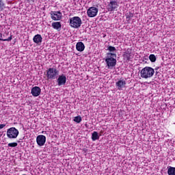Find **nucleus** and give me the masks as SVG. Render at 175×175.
<instances>
[{
    "mask_svg": "<svg viewBox=\"0 0 175 175\" xmlns=\"http://www.w3.org/2000/svg\"><path fill=\"white\" fill-rule=\"evenodd\" d=\"M158 69H159V67H157V68H156V70H158Z\"/></svg>",
    "mask_w": 175,
    "mask_h": 175,
    "instance_id": "c85d7f7f",
    "label": "nucleus"
},
{
    "mask_svg": "<svg viewBox=\"0 0 175 175\" xmlns=\"http://www.w3.org/2000/svg\"><path fill=\"white\" fill-rule=\"evenodd\" d=\"M18 144L16 142L8 144V147H17Z\"/></svg>",
    "mask_w": 175,
    "mask_h": 175,
    "instance_id": "b1692460",
    "label": "nucleus"
},
{
    "mask_svg": "<svg viewBox=\"0 0 175 175\" xmlns=\"http://www.w3.org/2000/svg\"><path fill=\"white\" fill-rule=\"evenodd\" d=\"M0 38H3V35H2L1 33H0Z\"/></svg>",
    "mask_w": 175,
    "mask_h": 175,
    "instance_id": "bb28decb",
    "label": "nucleus"
},
{
    "mask_svg": "<svg viewBox=\"0 0 175 175\" xmlns=\"http://www.w3.org/2000/svg\"><path fill=\"white\" fill-rule=\"evenodd\" d=\"M42 40H43V38L40 34H36L33 38V41L34 43H36V44H40V43H42Z\"/></svg>",
    "mask_w": 175,
    "mask_h": 175,
    "instance_id": "ddd939ff",
    "label": "nucleus"
},
{
    "mask_svg": "<svg viewBox=\"0 0 175 175\" xmlns=\"http://www.w3.org/2000/svg\"><path fill=\"white\" fill-rule=\"evenodd\" d=\"M107 50L108 51H109L110 53H112L113 54H114V53H116L117 51V49H116V47L110 46V45H109L107 46Z\"/></svg>",
    "mask_w": 175,
    "mask_h": 175,
    "instance_id": "6ab92c4d",
    "label": "nucleus"
},
{
    "mask_svg": "<svg viewBox=\"0 0 175 175\" xmlns=\"http://www.w3.org/2000/svg\"><path fill=\"white\" fill-rule=\"evenodd\" d=\"M149 59L151 62H155V61H157V57H155V55L151 54L149 56Z\"/></svg>",
    "mask_w": 175,
    "mask_h": 175,
    "instance_id": "5701e85b",
    "label": "nucleus"
},
{
    "mask_svg": "<svg viewBox=\"0 0 175 175\" xmlns=\"http://www.w3.org/2000/svg\"><path fill=\"white\" fill-rule=\"evenodd\" d=\"M116 87H118V89L122 90L125 85H126V81L125 80H119L118 82L116 83Z\"/></svg>",
    "mask_w": 175,
    "mask_h": 175,
    "instance_id": "f8f14e48",
    "label": "nucleus"
},
{
    "mask_svg": "<svg viewBox=\"0 0 175 175\" xmlns=\"http://www.w3.org/2000/svg\"><path fill=\"white\" fill-rule=\"evenodd\" d=\"M75 122H77V124H80L81 121H82L81 116H78L75 117L74 118Z\"/></svg>",
    "mask_w": 175,
    "mask_h": 175,
    "instance_id": "412c9836",
    "label": "nucleus"
},
{
    "mask_svg": "<svg viewBox=\"0 0 175 175\" xmlns=\"http://www.w3.org/2000/svg\"><path fill=\"white\" fill-rule=\"evenodd\" d=\"M76 49L77 51H84V49H85V46L84 45V43L82 42H79L76 44Z\"/></svg>",
    "mask_w": 175,
    "mask_h": 175,
    "instance_id": "4468645a",
    "label": "nucleus"
},
{
    "mask_svg": "<svg viewBox=\"0 0 175 175\" xmlns=\"http://www.w3.org/2000/svg\"><path fill=\"white\" fill-rule=\"evenodd\" d=\"M3 6H5L3 1L0 0V10H3Z\"/></svg>",
    "mask_w": 175,
    "mask_h": 175,
    "instance_id": "393cba45",
    "label": "nucleus"
},
{
    "mask_svg": "<svg viewBox=\"0 0 175 175\" xmlns=\"http://www.w3.org/2000/svg\"><path fill=\"white\" fill-rule=\"evenodd\" d=\"M18 143H20V141H18Z\"/></svg>",
    "mask_w": 175,
    "mask_h": 175,
    "instance_id": "c756f323",
    "label": "nucleus"
},
{
    "mask_svg": "<svg viewBox=\"0 0 175 175\" xmlns=\"http://www.w3.org/2000/svg\"><path fill=\"white\" fill-rule=\"evenodd\" d=\"M132 17H133V14H132L131 12L129 14H126V18L128 23H129V21H131V18H132Z\"/></svg>",
    "mask_w": 175,
    "mask_h": 175,
    "instance_id": "4be33fe9",
    "label": "nucleus"
},
{
    "mask_svg": "<svg viewBox=\"0 0 175 175\" xmlns=\"http://www.w3.org/2000/svg\"><path fill=\"white\" fill-rule=\"evenodd\" d=\"M13 38V36L12 35H10V37H8V38L6 39H3V38H0V42H11L12 41V39Z\"/></svg>",
    "mask_w": 175,
    "mask_h": 175,
    "instance_id": "aec40b11",
    "label": "nucleus"
},
{
    "mask_svg": "<svg viewBox=\"0 0 175 175\" xmlns=\"http://www.w3.org/2000/svg\"><path fill=\"white\" fill-rule=\"evenodd\" d=\"M36 142L40 147L44 146V144L46 143V136L43 135L37 136Z\"/></svg>",
    "mask_w": 175,
    "mask_h": 175,
    "instance_id": "9d476101",
    "label": "nucleus"
},
{
    "mask_svg": "<svg viewBox=\"0 0 175 175\" xmlns=\"http://www.w3.org/2000/svg\"><path fill=\"white\" fill-rule=\"evenodd\" d=\"M154 73H155L154 68L148 66L144 68L140 72L142 79H150L154 76Z\"/></svg>",
    "mask_w": 175,
    "mask_h": 175,
    "instance_id": "f03ea898",
    "label": "nucleus"
},
{
    "mask_svg": "<svg viewBox=\"0 0 175 175\" xmlns=\"http://www.w3.org/2000/svg\"><path fill=\"white\" fill-rule=\"evenodd\" d=\"M5 126H6V124H0V129H3V128H5Z\"/></svg>",
    "mask_w": 175,
    "mask_h": 175,
    "instance_id": "a878e982",
    "label": "nucleus"
},
{
    "mask_svg": "<svg viewBox=\"0 0 175 175\" xmlns=\"http://www.w3.org/2000/svg\"><path fill=\"white\" fill-rule=\"evenodd\" d=\"M59 73V71H58V70H57V68H49L46 70L47 80H55V79H57V76H58Z\"/></svg>",
    "mask_w": 175,
    "mask_h": 175,
    "instance_id": "20e7f679",
    "label": "nucleus"
},
{
    "mask_svg": "<svg viewBox=\"0 0 175 175\" xmlns=\"http://www.w3.org/2000/svg\"><path fill=\"white\" fill-rule=\"evenodd\" d=\"M167 174L168 175H175V167H167Z\"/></svg>",
    "mask_w": 175,
    "mask_h": 175,
    "instance_id": "a211bd4d",
    "label": "nucleus"
},
{
    "mask_svg": "<svg viewBox=\"0 0 175 175\" xmlns=\"http://www.w3.org/2000/svg\"><path fill=\"white\" fill-rule=\"evenodd\" d=\"M28 1H31V2H35V0H28Z\"/></svg>",
    "mask_w": 175,
    "mask_h": 175,
    "instance_id": "cd10ccee",
    "label": "nucleus"
},
{
    "mask_svg": "<svg viewBox=\"0 0 175 175\" xmlns=\"http://www.w3.org/2000/svg\"><path fill=\"white\" fill-rule=\"evenodd\" d=\"M98 10L96 7H90L88 8L87 13L88 17H95L98 14Z\"/></svg>",
    "mask_w": 175,
    "mask_h": 175,
    "instance_id": "6e6552de",
    "label": "nucleus"
},
{
    "mask_svg": "<svg viewBox=\"0 0 175 175\" xmlns=\"http://www.w3.org/2000/svg\"><path fill=\"white\" fill-rule=\"evenodd\" d=\"M118 6H120V5H118L117 1H110L107 5V10L108 12H114V10L118 8Z\"/></svg>",
    "mask_w": 175,
    "mask_h": 175,
    "instance_id": "423d86ee",
    "label": "nucleus"
},
{
    "mask_svg": "<svg viewBox=\"0 0 175 175\" xmlns=\"http://www.w3.org/2000/svg\"><path fill=\"white\" fill-rule=\"evenodd\" d=\"M117 54L113 53H107L105 57V62L109 69H113L117 65Z\"/></svg>",
    "mask_w": 175,
    "mask_h": 175,
    "instance_id": "f257e3e1",
    "label": "nucleus"
},
{
    "mask_svg": "<svg viewBox=\"0 0 175 175\" xmlns=\"http://www.w3.org/2000/svg\"><path fill=\"white\" fill-rule=\"evenodd\" d=\"M92 140L95 142L96 140H99V134L96 131H94L92 134Z\"/></svg>",
    "mask_w": 175,
    "mask_h": 175,
    "instance_id": "dca6fc26",
    "label": "nucleus"
},
{
    "mask_svg": "<svg viewBox=\"0 0 175 175\" xmlns=\"http://www.w3.org/2000/svg\"><path fill=\"white\" fill-rule=\"evenodd\" d=\"M52 27L54 29H57V31H61L62 25L61 22H53L52 23Z\"/></svg>",
    "mask_w": 175,
    "mask_h": 175,
    "instance_id": "2eb2a0df",
    "label": "nucleus"
},
{
    "mask_svg": "<svg viewBox=\"0 0 175 175\" xmlns=\"http://www.w3.org/2000/svg\"><path fill=\"white\" fill-rule=\"evenodd\" d=\"M18 133V130L16 127H11L7 130V137L8 139H17Z\"/></svg>",
    "mask_w": 175,
    "mask_h": 175,
    "instance_id": "39448f33",
    "label": "nucleus"
},
{
    "mask_svg": "<svg viewBox=\"0 0 175 175\" xmlns=\"http://www.w3.org/2000/svg\"><path fill=\"white\" fill-rule=\"evenodd\" d=\"M132 53L131 52V49H127V51L124 53V58L126 59V61H131V55Z\"/></svg>",
    "mask_w": 175,
    "mask_h": 175,
    "instance_id": "f3484780",
    "label": "nucleus"
},
{
    "mask_svg": "<svg viewBox=\"0 0 175 175\" xmlns=\"http://www.w3.org/2000/svg\"><path fill=\"white\" fill-rule=\"evenodd\" d=\"M51 17L54 21H59L62 18V13L61 11H52L51 12Z\"/></svg>",
    "mask_w": 175,
    "mask_h": 175,
    "instance_id": "0eeeda50",
    "label": "nucleus"
},
{
    "mask_svg": "<svg viewBox=\"0 0 175 175\" xmlns=\"http://www.w3.org/2000/svg\"><path fill=\"white\" fill-rule=\"evenodd\" d=\"M82 24L83 21H81V18L79 16H74L70 18V27H71V28H80Z\"/></svg>",
    "mask_w": 175,
    "mask_h": 175,
    "instance_id": "7ed1b4c3",
    "label": "nucleus"
},
{
    "mask_svg": "<svg viewBox=\"0 0 175 175\" xmlns=\"http://www.w3.org/2000/svg\"><path fill=\"white\" fill-rule=\"evenodd\" d=\"M57 83L59 87H61V85H65V84H66V75L64 74L59 75L57 79Z\"/></svg>",
    "mask_w": 175,
    "mask_h": 175,
    "instance_id": "1a4fd4ad",
    "label": "nucleus"
},
{
    "mask_svg": "<svg viewBox=\"0 0 175 175\" xmlns=\"http://www.w3.org/2000/svg\"><path fill=\"white\" fill-rule=\"evenodd\" d=\"M41 93H42V89H40V88H39L38 86H34L31 88V94L33 96L35 97L39 96V95H40Z\"/></svg>",
    "mask_w": 175,
    "mask_h": 175,
    "instance_id": "9b49d317",
    "label": "nucleus"
}]
</instances>
